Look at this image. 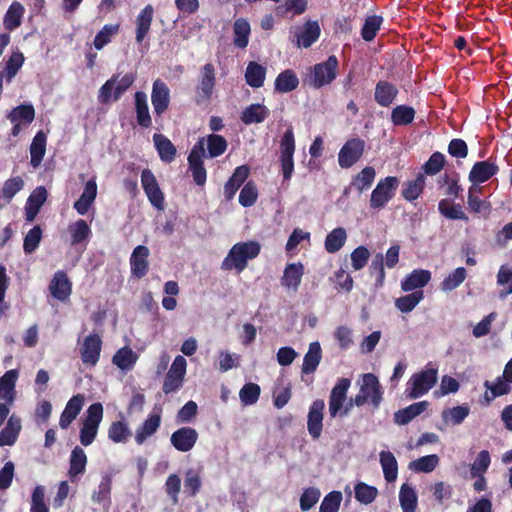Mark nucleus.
I'll return each mask as SVG.
<instances>
[{
  "instance_id": "f257e3e1",
  "label": "nucleus",
  "mask_w": 512,
  "mask_h": 512,
  "mask_svg": "<svg viewBox=\"0 0 512 512\" xmlns=\"http://www.w3.org/2000/svg\"><path fill=\"white\" fill-rule=\"evenodd\" d=\"M260 251L261 246L256 241L238 242L232 246L222 261L221 269L241 273L246 269L248 260L256 258Z\"/></svg>"
},
{
  "instance_id": "f03ea898",
  "label": "nucleus",
  "mask_w": 512,
  "mask_h": 512,
  "mask_svg": "<svg viewBox=\"0 0 512 512\" xmlns=\"http://www.w3.org/2000/svg\"><path fill=\"white\" fill-rule=\"evenodd\" d=\"M383 394L384 390L378 377L373 373H365L361 376L360 389L353 401L357 407L368 403L374 411L379 409L383 401Z\"/></svg>"
},
{
  "instance_id": "7ed1b4c3",
  "label": "nucleus",
  "mask_w": 512,
  "mask_h": 512,
  "mask_svg": "<svg viewBox=\"0 0 512 512\" xmlns=\"http://www.w3.org/2000/svg\"><path fill=\"white\" fill-rule=\"evenodd\" d=\"M119 74H114L99 89L98 101L101 104H108L118 101L124 93L133 85L136 80L134 73H127L121 79Z\"/></svg>"
},
{
  "instance_id": "20e7f679",
  "label": "nucleus",
  "mask_w": 512,
  "mask_h": 512,
  "mask_svg": "<svg viewBox=\"0 0 512 512\" xmlns=\"http://www.w3.org/2000/svg\"><path fill=\"white\" fill-rule=\"evenodd\" d=\"M216 86V71L212 63H206L201 67L197 85L195 86V104L197 106L208 105Z\"/></svg>"
},
{
  "instance_id": "39448f33",
  "label": "nucleus",
  "mask_w": 512,
  "mask_h": 512,
  "mask_svg": "<svg viewBox=\"0 0 512 512\" xmlns=\"http://www.w3.org/2000/svg\"><path fill=\"white\" fill-rule=\"evenodd\" d=\"M295 137L293 128H288L280 140V167L283 182L289 183L294 172Z\"/></svg>"
},
{
  "instance_id": "423d86ee",
  "label": "nucleus",
  "mask_w": 512,
  "mask_h": 512,
  "mask_svg": "<svg viewBox=\"0 0 512 512\" xmlns=\"http://www.w3.org/2000/svg\"><path fill=\"white\" fill-rule=\"evenodd\" d=\"M102 419L103 405L100 402L91 404L87 409V417L80 429V442L83 446H89L93 443Z\"/></svg>"
},
{
  "instance_id": "0eeeda50",
  "label": "nucleus",
  "mask_w": 512,
  "mask_h": 512,
  "mask_svg": "<svg viewBox=\"0 0 512 512\" xmlns=\"http://www.w3.org/2000/svg\"><path fill=\"white\" fill-rule=\"evenodd\" d=\"M437 382V370L427 369L411 376L407 383V397L417 399L425 395Z\"/></svg>"
},
{
  "instance_id": "6e6552de",
  "label": "nucleus",
  "mask_w": 512,
  "mask_h": 512,
  "mask_svg": "<svg viewBox=\"0 0 512 512\" xmlns=\"http://www.w3.org/2000/svg\"><path fill=\"white\" fill-rule=\"evenodd\" d=\"M398 185L399 180L395 176H387L381 179L371 193L370 208H384L395 196Z\"/></svg>"
},
{
  "instance_id": "1a4fd4ad",
  "label": "nucleus",
  "mask_w": 512,
  "mask_h": 512,
  "mask_svg": "<svg viewBox=\"0 0 512 512\" xmlns=\"http://www.w3.org/2000/svg\"><path fill=\"white\" fill-rule=\"evenodd\" d=\"M339 62L335 55H330L326 61L314 65L310 77V85L319 89L330 84L337 76Z\"/></svg>"
},
{
  "instance_id": "9d476101",
  "label": "nucleus",
  "mask_w": 512,
  "mask_h": 512,
  "mask_svg": "<svg viewBox=\"0 0 512 512\" xmlns=\"http://www.w3.org/2000/svg\"><path fill=\"white\" fill-rule=\"evenodd\" d=\"M206 157L204 138H200L192 147L188 155V168L192 173L196 185L203 186L206 183L207 172L203 158Z\"/></svg>"
},
{
  "instance_id": "9b49d317",
  "label": "nucleus",
  "mask_w": 512,
  "mask_h": 512,
  "mask_svg": "<svg viewBox=\"0 0 512 512\" xmlns=\"http://www.w3.org/2000/svg\"><path fill=\"white\" fill-rule=\"evenodd\" d=\"M141 185L150 204L157 210L165 208V195L154 173L146 168L141 172Z\"/></svg>"
},
{
  "instance_id": "f8f14e48",
  "label": "nucleus",
  "mask_w": 512,
  "mask_h": 512,
  "mask_svg": "<svg viewBox=\"0 0 512 512\" xmlns=\"http://www.w3.org/2000/svg\"><path fill=\"white\" fill-rule=\"evenodd\" d=\"M365 151V142L360 138H351L345 142L338 153V164L343 169L352 167Z\"/></svg>"
},
{
  "instance_id": "ddd939ff",
  "label": "nucleus",
  "mask_w": 512,
  "mask_h": 512,
  "mask_svg": "<svg viewBox=\"0 0 512 512\" xmlns=\"http://www.w3.org/2000/svg\"><path fill=\"white\" fill-rule=\"evenodd\" d=\"M101 351V337L97 333L89 334L79 348L82 363L87 367H95L100 360Z\"/></svg>"
},
{
  "instance_id": "4468645a",
  "label": "nucleus",
  "mask_w": 512,
  "mask_h": 512,
  "mask_svg": "<svg viewBox=\"0 0 512 512\" xmlns=\"http://www.w3.org/2000/svg\"><path fill=\"white\" fill-rule=\"evenodd\" d=\"M351 380L348 378H339L334 387L331 390L329 396V415L331 418L338 416L341 411L344 402L347 398V392L350 388Z\"/></svg>"
},
{
  "instance_id": "2eb2a0df",
  "label": "nucleus",
  "mask_w": 512,
  "mask_h": 512,
  "mask_svg": "<svg viewBox=\"0 0 512 512\" xmlns=\"http://www.w3.org/2000/svg\"><path fill=\"white\" fill-rule=\"evenodd\" d=\"M151 102L156 116L160 117L170 105V90L161 79H156L152 85Z\"/></svg>"
},
{
  "instance_id": "dca6fc26",
  "label": "nucleus",
  "mask_w": 512,
  "mask_h": 512,
  "mask_svg": "<svg viewBox=\"0 0 512 512\" xmlns=\"http://www.w3.org/2000/svg\"><path fill=\"white\" fill-rule=\"evenodd\" d=\"M324 408L325 403L322 399H316L309 407L307 429L313 439H318L321 436Z\"/></svg>"
},
{
  "instance_id": "f3484780",
  "label": "nucleus",
  "mask_w": 512,
  "mask_h": 512,
  "mask_svg": "<svg viewBox=\"0 0 512 512\" xmlns=\"http://www.w3.org/2000/svg\"><path fill=\"white\" fill-rule=\"evenodd\" d=\"M198 440V432L192 427H181L170 437L172 446L180 452L190 451Z\"/></svg>"
},
{
  "instance_id": "a211bd4d",
  "label": "nucleus",
  "mask_w": 512,
  "mask_h": 512,
  "mask_svg": "<svg viewBox=\"0 0 512 512\" xmlns=\"http://www.w3.org/2000/svg\"><path fill=\"white\" fill-rule=\"evenodd\" d=\"M149 248L145 245H138L132 251L130 256V269L135 278L141 279L149 271Z\"/></svg>"
},
{
  "instance_id": "6ab92c4d",
  "label": "nucleus",
  "mask_w": 512,
  "mask_h": 512,
  "mask_svg": "<svg viewBox=\"0 0 512 512\" xmlns=\"http://www.w3.org/2000/svg\"><path fill=\"white\" fill-rule=\"evenodd\" d=\"M399 94L398 87L387 81L379 80L374 89V100L380 107H390Z\"/></svg>"
},
{
  "instance_id": "aec40b11",
  "label": "nucleus",
  "mask_w": 512,
  "mask_h": 512,
  "mask_svg": "<svg viewBox=\"0 0 512 512\" xmlns=\"http://www.w3.org/2000/svg\"><path fill=\"white\" fill-rule=\"evenodd\" d=\"M499 171V167L491 162V159L485 161H478L474 163L470 172H469V181L473 183V185H478L488 181L494 175H496Z\"/></svg>"
},
{
  "instance_id": "412c9836",
  "label": "nucleus",
  "mask_w": 512,
  "mask_h": 512,
  "mask_svg": "<svg viewBox=\"0 0 512 512\" xmlns=\"http://www.w3.org/2000/svg\"><path fill=\"white\" fill-rule=\"evenodd\" d=\"M321 29L317 21H307L295 32L296 43L298 47L309 48L320 37Z\"/></svg>"
},
{
  "instance_id": "4be33fe9",
  "label": "nucleus",
  "mask_w": 512,
  "mask_h": 512,
  "mask_svg": "<svg viewBox=\"0 0 512 512\" xmlns=\"http://www.w3.org/2000/svg\"><path fill=\"white\" fill-rule=\"evenodd\" d=\"M47 200V190L44 186H38L29 195L25 204V219L33 222Z\"/></svg>"
},
{
  "instance_id": "5701e85b",
  "label": "nucleus",
  "mask_w": 512,
  "mask_h": 512,
  "mask_svg": "<svg viewBox=\"0 0 512 512\" xmlns=\"http://www.w3.org/2000/svg\"><path fill=\"white\" fill-rule=\"evenodd\" d=\"M49 290L52 296L59 301H65L69 298L72 284L64 271H57L54 274L49 284Z\"/></svg>"
},
{
  "instance_id": "b1692460",
  "label": "nucleus",
  "mask_w": 512,
  "mask_h": 512,
  "mask_svg": "<svg viewBox=\"0 0 512 512\" xmlns=\"http://www.w3.org/2000/svg\"><path fill=\"white\" fill-rule=\"evenodd\" d=\"M431 280V272L426 269H415L401 281V289L405 292L421 290Z\"/></svg>"
},
{
  "instance_id": "393cba45",
  "label": "nucleus",
  "mask_w": 512,
  "mask_h": 512,
  "mask_svg": "<svg viewBox=\"0 0 512 512\" xmlns=\"http://www.w3.org/2000/svg\"><path fill=\"white\" fill-rule=\"evenodd\" d=\"M84 404V396L82 394L74 395L67 402L64 410L62 411L59 419V426L61 429H67L70 424L79 415Z\"/></svg>"
},
{
  "instance_id": "a878e982",
  "label": "nucleus",
  "mask_w": 512,
  "mask_h": 512,
  "mask_svg": "<svg viewBox=\"0 0 512 512\" xmlns=\"http://www.w3.org/2000/svg\"><path fill=\"white\" fill-rule=\"evenodd\" d=\"M97 196L96 178L89 179L84 186V190L79 199L74 203V209L80 215H85L89 211Z\"/></svg>"
},
{
  "instance_id": "bb28decb",
  "label": "nucleus",
  "mask_w": 512,
  "mask_h": 512,
  "mask_svg": "<svg viewBox=\"0 0 512 512\" xmlns=\"http://www.w3.org/2000/svg\"><path fill=\"white\" fill-rule=\"evenodd\" d=\"M250 169L247 165L237 167L232 176L224 185V196L226 200H231L235 196L238 189L248 178Z\"/></svg>"
},
{
  "instance_id": "cd10ccee",
  "label": "nucleus",
  "mask_w": 512,
  "mask_h": 512,
  "mask_svg": "<svg viewBox=\"0 0 512 512\" xmlns=\"http://www.w3.org/2000/svg\"><path fill=\"white\" fill-rule=\"evenodd\" d=\"M134 104L138 125L145 129L150 128L152 126V118L149 112L146 93L137 91L134 95Z\"/></svg>"
},
{
  "instance_id": "c85d7f7f",
  "label": "nucleus",
  "mask_w": 512,
  "mask_h": 512,
  "mask_svg": "<svg viewBox=\"0 0 512 512\" xmlns=\"http://www.w3.org/2000/svg\"><path fill=\"white\" fill-rule=\"evenodd\" d=\"M154 16V8L152 5H146L138 14L136 18V35L135 39L138 44H141L150 31Z\"/></svg>"
},
{
  "instance_id": "c756f323",
  "label": "nucleus",
  "mask_w": 512,
  "mask_h": 512,
  "mask_svg": "<svg viewBox=\"0 0 512 512\" xmlns=\"http://www.w3.org/2000/svg\"><path fill=\"white\" fill-rule=\"evenodd\" d=\"M21 427V419L12 414L0 432V447L12 446L18 439Z\"/></svg>"
},
{
  "instance_id": "7c9ffc66",
  "label": "nucleus",
  "mask_w": 512,
  "mask_h": 512,
  "mask_svg": "<svg viewBox=\"0 0 512 512\" xmlns=\"http://www.w3.org/2000/svg\"><path fill=\"white\" fill-rule=\"evenodd\" d=\"M161 424L160 413H151L147 419L139 426L135 433V441L142 445L149 437L156 433Z\"/></svg>"
},
{
  "instance_id": "2f4dec72",
  "label": "nucleus",
  "mask_w": 512,
  "mask_h": 512,
  "mask_svg": "<svg viewBox=\"0 0 512 512\" xmlns=\"http://www.w3.org/2000/svg\"><path fill=\"white\" fill-rule=\"evenodd\" d=\"M269 109L260 103L247 106L241 113L240 119L245 125L259 124L269 116Z\"/></svg>"
},
{
  "instance_id": "473e14b6",
  "label": "nucleus",
  "mask_w": 512,
  "mask_h": 512,
  "mask_svg": "<svg viewBox=\"0 0 512 512\" xmlns=\"http://www.w3.org/2000/svg\"><path fill=\"white\" fill-rule=\"evenodd\" d=\"M428 405V401H420L396 411L394 414L395 423L398 425L408 424L415 417L423 413L428 408Z\"/></svg>"
},
{
  "instance_id": "72a5a7b5",
  "label": "nucleus",
  "mask_w": 512,
  "mask_h": 512,
  "mask_svg": "<svg viewBox=\"0 0 512 512\" xmlns=\"http://www.w3.org/2000/svg\"><path fill=\"white\" fill-rule=\"evenodd\" d=\"M304 274V266L302 263H290L284 269L281 284L289 289L297 290L302 276Z\"/></svg>"
},
{
  "instance_id": "f704fd0d",
  "label": "nucleus",
  "mask_w": 512,
  "mask_h": 512,
  "mask_svg": "<svg viewBox=\"0 0 512 512\" xmlns=\"http://www.w3.org/2000/svg\"><path fill=\"white\" fill-rule=\"evenodd\" d=\"M298 86L299 78L292 69H286L280 72L274 81V90L278 93H289Z\"/></svg>"
},
{
  "instance_id": "c9c22d12",
  "label": "nucleus",
  "mask_w": 512,
  "mask_h": 512,
  "mask_svg": "<svg viewBox=\"0 0 512 512\" xmlns=\"http://www.w3.org/2000/svg\"><path fill=\"white\" fill-rule=\"evenodd\" d=\"M153 141L160 159L165 163H171L176 157V147L166 136L154 134Z\"/></svg>"
},
{
  "instance_id": "e433bc0d",
  "label": "nucleus",
  "mask_w": 512,
  "mask_h": 512,
  "mask_svg": "<svg viewBox=\"0 0 512 512\" xmlns=\"http://www.w3.org/2000/svg\"><path fill=\"white\" fill-rule=\"evenodd\" d=\"M322 358V350L319 342L315 341L310 343L307 353L304 355L302 364V373H314L320 364Z\"/></svg>"
},
{
  "instance_id": "4c0bfd02",
  "label": "nucleus",
  "mask_w": 512,
  "mask_h": 512,
  "mask_svg": "<svg viewBox=\"0 0 512 512\" xmlns=\"http://www.w3.org/2000/svg\"><path fill=\"white\" fill-rule=\"evenodd\" d=\"M46 141L47 137L43 131H38L32 140L30 145V164L34 168H37L41 164L45 156Z\"/></svg>"
},
{
  "instance_id": "58836bf2",
  "label": "nucleus",
  "mask_w": 512,
  "mask_h": 512,
  "mask_svg": "<svg viewBox=\"0 0 512 512\" xmlns=\"http://www.w3.org/2000/svg\"><path fill=\"white\" fill-rule=\"evenodd\" d=\"M138 360V355L129 347L124 346L113 355L112 363L122 371L131 370Z\"/></svg>"
},
{
  "instance_id": "ea45409f",
  "label": "nucleus",
  "mask_w": 512,
  "mask_h": 512,
  "mask_svg": "<svg viewBox=\"0 0 512 512\" xmlns=\"http://www.w3.org/2000/svg\"><path fill=\"white\" fill-rule=\"evenodd\" d=\"M379 457L384 479L388 483L396 481L398 476V463L394 454L390 451H381Z\"/></svg>"
},
{
  "instance_id": "a19ab883",
  "label": "nucleus",
  "mask_w": 512,
  "mask_h": 512,
  "mask_svg": "<svg viewBox=\"0 0 512 512\" xmlns=\"http://www.w3.org/2000/svg\"><path fill=\"white\" fill-rule=\"evenodd\" d=\"M266 77V68L261 64L251 61L247 65L245 72V81L252 88L263 86Z\"/></svg>"
},
{
  "instance_id": "79ce46f5",
  "label": "nucleus",
  "mask_w": 512,
  "mask_h": 512,
  "mask_svg": "<svg viewBox=\"0 0 512 512\" xmlns=\"http://www.w3.org/2000/svg\"><path fill=\"white\" fill-rule=\"evenodd\" d=\"M87 464V456L82 448L76 446L70 456V466L68 475L72 482L75 481V477L85 472Z\"/></svg>"
},
{
  "instance_id": "37998d69",
  "label": "nucleus",
  "mask_w": 512,
  "mask_h": 512,
  "mask_svg": "<svg viewBox=\"0 0 512 512\" xmlns=\"http://www.w3.org/2000/svg\"><path fill=\"white\" fill-rule=\"evenodd\" d=\"M7 118L10 122H19L23 126H28L34 121L35 109L32 104H21L14 107L7 115Z\"/></svg>"
},
{
  "instance_id": "c03bdc74",
  "label": "nucleus",
  "mask_w": 512,
  "mask_h": 512,
  "mask_svg": "<svg viewBox=\"0 0 512 512\" xmlns=\"http://www.w3.org/2000/svg\"><path fill=\"white\" fill-rule=\"evenodd\" d=\"M347 240V232L343 227H337L325 238L324 247L328 253L334 254L341 250Z\"/></svg>"
},
{
  "instance_id": "a18cd8bd",
  "label": "nucleus",
  "mask_w": 512,
  "mask_h": 512,
  "mask_svg": "<svg viewBox=\"0 0 512 512\" xmlns=\"http://www.w3.org/2000/svg\"><path fill=\"white\" fill-rule=\"evenodd\" d=\"M416 111L408 105H398L391 111L390 119L394 126H407L414 121Z\"/></svg>"
},
{
  "instance_id": "49530a36",
  "label": "nucleus",
  "mask_w": 512,
  "mask_h": 512,
  "mask_svg": "<svg viewBox=\"0 0 512 512\" xmlns=\"http://www.w3.org/2000/svg\"><path fill=\"white\" fill-rule=\"evenodd\" d=\"M376 177V171L374 167L367 166L363 168L351 181V186L354 187L359 193L368 190Z\"/></svg>"
},
{
  "instance_id": "de8ad7c7",
  "label": "nucleus",
  "mask_w": 512,
  "mask_h": 512,
  "mask_svg": "<svg viewBox=\"0 0 512 512\" xmlns=\"http://www.w3.org/2000/svg\"><path fill=\"white\" fill-rule=\"evenodd\" d=\"M18 378V371L15 369L8 370L0 377V397L2 399L13 401L14 388Z\"/></svg>"
},
{
  "instance_id": "09e8293b",
  "label": "nucleus",
  "mask_w": 512,
  "mask_h": 512,
  "mask_svg": "<svg viewBox=\"0 0 512 512\" xmlns=\"http://www.w3.org/2000/svg\"><path fill=\"white\" fill-rule=\"evenodd\" d=\"M482 192V188L472 185L468 190L467 204L470 211L474 213H482L490 211V203L482 200L479 194Z\"/></svg>"
},
{
  "instance_id": "8fccbe9b",
  "label": "nucleus",
  "mask_w": 512,
  "mask_h": 512,
  "mask_svg": "<svg viewBox=\"0 0 512 512\" xmlns=\"http://www.w3.org/2000/svg\"><path fill=\"white\" fill-rule=\"evenodd\" d=\"M130 436L129 425L124 420L114 421L108 428V438L114 443H126Z\"/></svg>"
},
{
  "instance_id": "3c124183",
  "label": "nucleus",
  "mask_w": 512,
  "mask_h": 512,
  "mask_svg": "<svg viewBox=\"0 0 512 512\" xmlns=\"http://www.w3.org/2000/svg\"><path fill=\"white\" fill-rule=\"evenodd\" d=\"M23 13H24V7L22 6L21 3L19 2H13L5 16H4V26H5V29H7L8 31H13L15 30L16 28H18L20 25H21V19H22V16H23Z\"/></svg>"
},
{
  "instance_id": "603ef678",
  "label": "nucleus",
  "mask_w": 512,
  "mask_h": 512,
  "mask_svg": "<svg viewBox=\"0 0 512 512\" xmlns=\"http://www.w3.org/2000/svg\"><path fill=\"white\" fill-rule=\"evenodd\" d=\"M400 506L403 512H416L418 497L415 490L408 484H403L399 492Z\"/></svg>"
},
{
  "instance_id": "864d4df0",
  "label": "nucleus",
  "mask_w": 512,
  "mask_h": 512,
  "mask_svg": "<svg viewBox=\"0 0 512 512\" xmlns=\"http://www.w3.org/2000/svg\"><path fill=\"white\" fill-rule=\"evenodd\" d=\"M425 180L423 174H418L414 180L406 182L402 190L403 198L409 202L416 200L424 190Z\"/></svg>"
},
{
  "instance_id": "5fc2aeb1",
  "label": "nucleus",
  "mask_w": 512,
  "mask_h": 512,
  "mask_svg": "<svg viewBox=\"0 0 512 512\" xmlns=\"http://www.w3.org/2000/svg\"><path fill=\"white\" fill-rule=\"evenodd\" d=\"M424 298L422 290H416L395 300V307L402 313L411 312Z\"/></svg>"
},
{
  "instance_id": "6e6d98bb",
  "label": "nucleus",
  "mask_w": 512,
  "mask_h": 512,
  "mask_svg": "<svg viewBox=\"0 0 512 512\" xmlns=\"http://www.w3.org/2000/svg\"><path fill=\"white\" fill-rule=\"evenodd\" d=\"M203 138L207 144L208 157L216 158L226 151L228 143L222 135L213 133Z\"/></svg>"
},
{
  "instance_id": "4d7b16f0",
  "label": "nucleus",
  "mask_w": 512,
  "mask_h": 512,
  "mask_svg": "<svg viewBox=\"0 0 512 512\" xmlns=\"http://www.w3.org/2000/svg\"><path fill=\"white\" fill-rule=\"evenodd\" d=\"M68 231L71 235L72 245L82 243L91 234V229L84 219H79L76 222L70 224L68 227Z\"/></svg>"
},
{
  "instance_id": "13d9d810",
  "label": "nucleus",
  "mask_w": 512,
  "mask_h": 512,
  "mask_svg": "<svg viewBox=\"0 0 512 512\" xmlns=\"http://www.w3.org/2000/svg\"><path fill=\"white\" fill-rule=\"evenodd\" d=\"M466 277V269L464 267H458L443 279L440 284V288L444 292L453 291L465 281Z\"/></svg>"
},
{
  "instance_id": "bf43d9fd",
  "label": "nucleus",
  "mask_w": 512,
  "mask_h": 512,
  "mask_svg": "<svg viewBox=\"0 0 512 512\" xmlns=\"http://www.w3.org/2000/svg\"><path fill=\"white\" fill-rule=\"evenodd\" d=\"M385 263L384 256L382 253H377L371 261L369 266V272L372 277H375V287L381 288L385 283L386 273H385Z\"/></svg>"
},
{
  "instance_id": "052dcab7",
  "label": "nucleus",
  "mask_w": 512,
  "mask_h": 512,
  "mask_svg": "<svg viewBox=\"0 0 512 512\" xmlns=\"http://www.w3.org/2000/svg\"><path fill=\"white\" fill-rule=\"evenodd\" d=\"M250 25L247 20L239 18L234 23V44L238 48H246L249 42Z\"/></svg>"
},
{
  "instance_id": "680f3d73",
  "label": "nucleus",
  "mask_w": 512,
  "mask_h": 512,
  "mask_svg": "<svg viewBox=\"0 0 512 512\" xmlns=\"http://www.w3.org/2000/svg\"><path fill=\"white\" fill-rule=\"evenodd\" d=\"M438 210L442 216L450 220H464L467 221L468 217L462 210L461 205H449L447 199H442L438 203Z\"/></svg>"
},
{
  "instance_id": "e2e57ef3",
  "label": "nucleus",
  "mask_w": 512,
  "mask_h": 512,
  "mask_svg": "<svg viewBox=\"0 0 512 512\" xmlns=\"http://www.w3.org/2000/svg\"><path fill=\"white\" fill-rule=\"evenodd\" d=\"M382 23H383L382 16H379V15L368 16L365 19L364 24L361 28L362 38L367 42L372 41L376 37L377 32L380 30Z\"/></svg>"
},
{
  "instance_id": "0e129e2a",
  "label": "nucleus",
  "mask_w": 512,
  "mask_h": 512,
  "mask_svg": "<svg viewBox=\"0 0 512 512\" xmlns=\"http://www.w3.org/2000/svg\"><path fill=\"white\" fill-rule=\"evenodd\" d=\"M470 409L466 405L455 406L443 410L442 419L452 425H460L469 415Z\"/></svg>"
},
{
  "instance_id": "69168bd1",
  "label": "nucleus",
  "mask_w": 512,
  "mask_h": 512,
  "mask_svg": "<svg viewBox=\"0 0 512 512\" xmlns=\"http://www.w3.org/2000/svg\"><path fill=\"white\" fill-rule=\"evenodd\" d=\"M439 464V457L436 454H430L411 461L409 468L415 472L430 473Z\"/></svg>"
},
{
  "instance_id": "338daca9",
  "label": "nucleus",
  "mask_w": 512,
  "mask_h": 512,
  "mask_svg": "<svg viewBox=\"0 0 512 512\" xmlns=\"http://www.w3.org/2000/svg\"><path fill=\"white\" fill-rule=\"evenodd\" d=\"M119 31V24H106L103 28L96 34L93 45L95 49L101 50L108 43L111 42V37L117 34Z\"/></svg>"
},
{
  "instance_id": "774afa93",
  "label": "nucleus",
  "mask_w": 512,
  "mask_h": 512,
  "mask_svg": "<svg viewBox=\"0 0 512 512\" xmlns=\"http://www.w3.org/2000/svg\"><path fill=\"white\" fill-rule=\"evenodd\" d=\"M24 181L20 176L7 179L1 190V198L9 203L13 197L23 189Z\"/></svg>"
}]
</instances>
